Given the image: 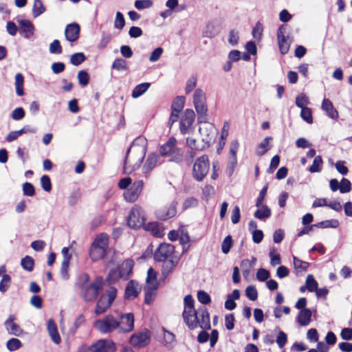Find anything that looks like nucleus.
<instances>
[{"label": "nucleus", "instance_id": "nucleus-1", "mask_svg": "<svg viewBox=\"0 0 352 352\" xmlns=\"http://www.w3.org/2000/svg\"><path fill=\"white\" fill-rule=\"evenodd\" d=\"M177 140L171 137L160 148V153L162 156H168L170 160L179 162L182 160L183 151L181 148H176Z\"/></svg>", "mask_w": 352, "mask_h": 352}, {"label": "nucleus", "instance_id": "nucleus-2", "mask_svg": "<svg viewBox=\"0 0 352 352\" xmlns=\"http://www.w3.org/2000/svg\"><path fill=\"white\" fill-rule=\"evenodd\" d=\"M102 284L103 280L101 277H97L91 283H84L81 287V295L84 300L87 302L94 300L102 289Z\"/></svg>", "mask_w": 352, "mask_h": 352}, {"label": "nucleus", "instance_id": "nucleus-3", "mask_svg": "<svg viewBox=\"0 0 352 352\" xmlns=\"http://www.w3.org/2000/svg\"><path fill=\"white\" fill-rule=\"evenodd\" d=\"M145 155L141 157V153H133L131 148H129L126 154V157L124 163V172L126 174H131L134 170H137L142 164Z\"/></svg>", "mask_w": 352, "mask_h": 352}, {"label": "nucleus", "instance_id": "nucleus-4", "mask_svg": "<svg viewBox=\"0 0 352 352\" xmlns=\"http://www.w3.org/2000/svg\"><path fill=\"white\" fill-rule=\"evenodd\" d=\"M210 164L207 155H204L198 157L193 165L192 176L197 182H201L207 175L209 170Z\"/></svg>", "mask_w": 352, "mask_h": 352}, {"label": "nucleus", "instance_id": "nucleus-5", "mask_svg": "<svg viewBox=\"0 0 352 352\" xmlns=\"http://www.w3.org/2000/svg\"><path fill=\"white\" fill-rule=\"evenodd\" d=\"M196 318L195 319L194 325L192 327L191 326L187 325V327L193 330L198 327H199L202 329H210V315L207 308L201 305L197 310L194 311Z\"/></svg>", "mask_w": 352, "mask_h": 352}, {"label": "nucleus", "instance_id": "nucleus-6", "mask_svg": "<svg viewBox=\"0 0 352 352\" xmlns=\"http://www.w3.org/2000/svg\"><path fill=\"white\" fill-rule=\"evenodd\" d=\"M117 289L111 287L98 300L95 309L97 315L104 313L111 305L116 296Z\"/></svg>", "mask_w": 352, "mask_h": 352}, {"label": "nucleus", "instance_id": "nucleus-7", "mask_svg": "<svg viewBox=\"0 0 352 352\" xmlns=\"http://www.w3.org/2000/svg\"><path fill=\"white\" fill-rule=\"evenodd\" d=\"M145 220L144 211L141 207L135 205L129 212L127 223L130 228L138 229L144 225Z\"/></svg>", "mask_w": 352, "mask_h": 352}, {"label": "nucleus", "instance_id": "nucleus-8", "mask_svg": "<svg viewBox=\"0 0 352 352\" xmlns=\"http://www.w3.org/2000/svg\"><path fill=\"white\" fill-rule=\"evenodd\" d=\"M195 300L190 294H188L184 297V311L182 313V317L186 325L191 326L192 327L195 325V319L196 318L194 311L196 309L194 307Z\"/></svg>", "mask_w": 352, "mask_h": 352}, {"label": "nucleus", "instance_id": "nucleus-9", "mask_svg": "<svg viewBox=\"0 0 352 352\" xmlns=\"http://www.w3.org/2000/svg\"><path fill=\"white\" fill-rule=\"evenodd\" d=\"M118 320L112 315H107L95 321L94 327L102 333H109L118 329Z\"/></svg>", "mask_w": 352, "mask_h": 352}, {"label": "nucleus", "instance_id": "nucleus-10", "mask_svg": "<svg viewBox=\"0 0 352 352\" xmlns=\"http://www.w3.org/2000/svg\"><path fill=\"white\" fill-rule=\"evenodd\" d=\"M174 252L175 247L173 245L161 243L154 253V259L157 262L165 261L175 256L173 255Z\"/></svg>", "mask_w": 352, "mask_h": 352}, {"label": "nucleus", "instance_id": "nucleus-11", "mask_svg": "<svg viewBox=\"0 0 352 352\" xmlns=\"http://www.w3.org/2000/svg\"><path fill=\"white\" fill-rule=\"evenodd\" d=\"M204 124V126L199 127V131L201 136L204 147H208L210 142L214 140L217 131L214 126L212 124L209 123L208 120L206 123Z\"/></svg>", "mask_w": 352, "mask_h": 352}, {"label": "nucleus", "instance_id": "nucleus-12", "mask_svg": "<svg viewBox=\"0 0 352 352\" xmlns=\"http://www.w3.org/2000/svg\"><path fill=\"white\" fill-rule=\"evenodd\" d=\"M115 343L110 340H100L91 345L85 352H114Z\"/></svg>", "mask_w": 352, "mask_h": 352}, {"label": "nucleus", "instance_id": "nucleus-13", "mask_svg": "<svg viewBox=\"0 0 352 352\" xmlns=\"http://www.w3.org/2000/svg\"><path fill=\"white\" fill-rule=\"evenodd\" d=\"M195 114L192 109H186L179 122V129L182 134L189 133L195 121Z\"/></svg>", "mask_w": 352, "mask_h": 352}, {"label": "nucleus", "instance_id": "nucleus-14", "mask_svg": "<svg viewBox=\"0 0 352 352\" xmlns=\"http://www.w3.org/2000/svg\"><path fill=\"white\" fill-rule=\"evenodd\" d=\"M144 186L143 180H138L124 192V197L128 202L135 201L140 195Z\"/></svg>", "mask_w": 352, "mask_h": 352}, {"label": "nucleus", "instance_id": "nucleus-15", "mask_svg": "<svg viewBox=\"0 0 352 352\" xmlns=\"http://www.w3.org/2000/svg\"><path fill=\"white\" fill-rule=\"evenodd\" d=\"M118 329L120 332L129 333L134 329V316L131 313L122 314L118 320Z\"/></svg>", "mask_w": 352, "mask_h": 352}, {"label": "nucleus", "instance_id": "nucleus-16", "mask_svg": "<svg viewBox=\"0 0 352 352\" xmlns=\"http://www.w3.org/2000/svg\"><path fill=\"white\" fill-rule=\"evenodd\" d=\"M162 262L164 263L162 267L161 279L164 280L174 271L178 264L179 258L177 256L171 257L170 259Z\"/></svg>", "mask_w": 352, "mask_h": 352}, {"label": "nucleus", "instance_id": "nucleus-17", "mask_svg": "<svg viewBox=\"0 0 352 352\" xmlns=\"http://www.w3.org/2000/svg\"><path fill=\"white\" fill-rule=\"evenodd\" d=\"M15 320L16 317L10 314L4 322V326L9 334L20 336L23 333V329L14 322Z\"/></svg>", "mask_w": 352, "mask_h": 352}, {"label": "nucleus", "instance_id": "nucleus-18", "mask_svg": "<svg viewBox=\"0 0 352 352\" xmlns=\"http://www.w3.org/2000/svg\"><path fill=\"white\" fill-rule=\"evenodd\" d=\"M19 23V31L23 34V36L26 38H30L34 33V26L33 23L27 19H17Z\"/></svg>", "mask_w": 352, "mask_h": 352}, {"label": "nucleus", "instance_id": "nucleus-19", "mask_svg": "<svg viewBox=\"0 0 352 352\" xmlns=\"http://www.w3.org/2000/svg\"><path fill=\"white\" fill-rule=\"evenodd\" d=\"M80 25L78 23H72L67 25L65 30V36L69 42H75L79 37Z\"/></svg>", "mask_w": 352, "mask_h": 352}, {"label": "nucleus", "instance_id": "nucleus-20", "mask_svg": "<svg viewBox=\"0 0 352 352\" xmlns=\"http://www.w3.org/2000/svg\"><path fill=\"white\" fill-rule=\"evenodd\" d=\"M130 148L133 153H141L142 157L143 156V154L146 155L147 148V140L144 137L139 136L134 140Z\"/></svg>", "mask_w": 352, "mask_h": 352}, {"label": "nucleus", "instance_id": "nucleus-21", "mask_svg": "<svg viewBox=\"0 0 352 352\" xmlns=\"http://www.w3.org/2000/svg\"><path fill=\"white\" fill-rule=\"evenodd\" d=\"M141 287L139 284L131 280L127 283L125 288L124 298L128 300H133L138 296Z\"/></svg>", "mask_w": 352, "mask_h": 352}, {"label": "nucleus", "instance_id": "nucleus-22", "mask_svg": "<svg viewBox=\"0 0 352 352\" xmlns=\"http://www.w3.org/2000/svg\"><path fill=\"white\" fill-rule=\"evenodd\" d=\"M283 29V25L280 26L278 29L277 38L280 53L282 54H285L289 51V43L288 41V36L285 35Z\"/></svg>", "mask_w": 352, "mask_h": 352}, {"label": "nucleus", "instance_id": "nucleus-23", "mask_svg": "<svg viewBox=\"0 0 352 352\" xmlns=\"http://www.w3.org/2000/svg\"><path fill=\"white\" fill-rule=\"evenodd\" d=\"M176 204L172 202L168 207L159 210L157 212V217L158 219L164 221L173 217L176 214Z\"/></svg>", "mask_w": 352, "mask_h": 352}, {"label": "nucleus", "instance_id": "nucleus-24", "mask_svg": "<svg viewBox=\"0 0 352 352\" xmlns=\"http://www.w3.org/2000/svg\"><path fill=\"white\" fill-rule=\"evenodd\" d=\"M47 329L52 340L56 344H60L61 338L58 331L57 325L53 319L47 320Z\"/></svg>", "mask_w": 352, "mask_h": 352}, {"label": "nucleus", "instance_id": "nucleus-25", "mask_svg": "<svg viewBox=\"0 0 352 352\" xmlns=\"http://www.w3.org/2000/svg\"><path fill=\"white\" fill-rule=\"evenodd\" d=\"M149 342V337L146 333H139L133 335L130 338L131 345L140 348L146 346Z\"/></svg>", "mask_w": 352, "mask_h": 352}, {"label": "nucleus", "instance_id": "nucleus-26", "mask_svg": "<svg viewBox=\"0 0 352 352\" xmlns=\"http://www.w3.org/2000/svg\"><path fill=\"white\" fill-rule=\"evenodd\" d=\"M133 267V260L128 259V260L124 261L122 263V265L119 267H118V269L120 273L121 278H123L125 280L128 279L129 278L131 274L132 273Z\"/></svg>", "mask_w": 352, "mask_h": 352}, {"label": "nucleus", "instance_id": "nucleus-27", "mask_svg": "<svg viewBox=\"0 0 352 352\" xmlns=\"http://www.w3.org/2000/svg\"><path fill=\"white\" fill-rule=\"evenodd\" d=\"M322 109L331 119L336 120L338 118V111L333 107V103L329 99L324 98L323 100Z\"/></svg>", "mask_w": 352, "mask_h": 352}, {"label": "nucleus", "instance_id": "nucleus-28", "mask_svg": "<svg viewBox=\"0 0 352 352\" xmlns=\"http://www.w3.org/2000/svg\"><path fill=\"white\" fill-rule=\"evenodd\" d=\"M159 155L157 153H150L143 166L142 170L145 174L148 173L157 164Z\"/></svg>", "mask_w": 352, "mask_h": 352}, {"label": "nucleus", "instance_id": "nucleus-29", "mask_svg": "<svg viewBox=\"0 0 352 352\" xmlns=\"http://www.w3.org/2000/svg\"><path fill=\"white\" fill-rule=\"evenodd\" d=\"M312 313L309 309L300 310L296 318V321L300 326H307L311 322Z\"/></svg>", "mask_w": 352, "mask_h": 352}, {"label": "nucleus", "instance_id": "nucleus-30", "mask_svg": "<svg viewBox=\"0 0 352 352\" xmlns=\"http://www.w3.org/2000/svg\"><path fill=\"white\" fill-rule=\"evenodd\" d=\"M105 252L104 248L92 244L89 250V256L93 261H96L103 258Z\"/></svg>", "mask_w": 352, "mask_h": 352}, {"label": "nucleus", "instance_id": "nucleus-31", "mask_svg": "<svg viewBox=\"0 0 352 352\" xmlns=\"http://www.w3.org/2000/svg\"><path fill=\"white\" fill-rule=\"evenodd\" d=\"M272 140V137L267 136L261 142V143L258 145L256 150V154L258 156L263 155L265 153H267V151H268L271 148L272 146L270 144V141Z\"/></svg>", "mask_w": 352, "mask_h": 352}, {"label": "nucleus", "instance_id": "nucleus-32", "mask_svg": "<svg viewBox=\"0 0 352 352\" xmlns=\"http://www.w3.org/2000/svg\"><path fill=\"white\" fill-rule=\"evenodd\" d=\"M146 287L154 289L158 288V283L157 281V273L152 267H150L147 272Z\"/></svg>", "mask_w": 352, "mask_h": 352}, {"label": "nucleus", "instance_id": "nucleus-33", "mask_svg": "<svg viewBox=\"0 0 352 352\" xmlns=\"http://www.w3.org/2000/svg\"><path fill=\"white\" fill-rule=\"evenodd\" d=\"M198 116L199 123H206L208 120L206 104L194 106Z\"/></svg>", "mask_w": 352, "mask_h": 352}, {"label": "nucleus", "instance_id": "nucleus-34", "mask_svg": "<svg viewBox=\"0 0 352 352\" xmlns=\"http://www.w3.org/2000/svg\"><path fill=\"white\" fill-rule=\"evenodd\" d=\"M150 82H143L136 85L132 91L131 96L138 98L143 95L150 87Z\"/></svg>", "mask_w": 352, "mask_h": 352}, {"label": "nucleus", "instance_id": "nucleus-35", "mask_svg": "<svg viewBox=\"0 0 352 352\" xmlns=\"http://www.w3.org/2000/svg\"><path fill=\"white\" fill-rule=\"evenodd\" d=\"M193 104L194 106L206 104V94L202 89H195L193 94Z\"/></svg>", "mask_w": 352, "mask_h": 352}, {"label": "nucleus", "instance_id": "nucleus-36", "mask_svg": "<svg viewBox=\"0 0 352 352\" xmlns=\"http://www.w3.org/2000/svg\"><path fill=\"white\" fill-rule=\"evenodd\" d=\"M261 208L257 209L254 215V217L260 220H263L265 219L269 218L271 214V210L266 205H261Z\"/></svg>", "mask_w": 352, "mask_h": 352}, {"label": "nucleus", "instance_id": "nucleus-37", "mask_svg": "<svg viewBox=\"0 0 352 352\" xmlns=\"http://www.w3.org/2000/svg\"><path fill=\"white\" fill-rule=\"evenodd\" d=\"M14 78H15L16 93L19 96H22L24 95V91H23L24 78H23V76L21 73H18L16 74Z\"/></svg>", "mask_w": 352, "mask_h": 352}, {"label": "nucleus", "instance_id": "nucleus-38", "mask_svg": "<svg viewBox=\"0 0 352 352\" xmlns=\"http://www.w3.org/2000/svg\"><path fill=\"white\" fill-rule=\"evenodd\" d=\"M175 344V335L168 331H164V346L170 349H172Z\"/></svg>", "mask_w": 352, "mask_h": 352}, {"label": "nucleus", "instance_id": "nucleus-39", "mask_svg": "<svg viewBox=\"0 0 352 352\" xmlns=\"http://www.w3.org/2000/svg\"><path fill=\"white\" fill-rule=\"evenodd\" d=\"M218 33L219 30L215 25L212 23H209L206 25L203 34L204 36L208 38H214L218 34Z\"/></svg>", "mask_w": 352, "mask_h": 352}, {"label": "nucleus", "instance_id": "nucleus-40", "mask_svg": "<svg viewBox=\"0 0 352 352\" xmlns=\"http://www.w3.org/2000/svg\"><path fill=\"white\" fill-rule=\"evenodd\" d=\"M45 11L41 0H34L32 8V14L34 18L38 17Z\"/></svg>", "mask_w": 352, "mask_h": 352}, {"label": "nucleus", "instance_id": "nucleus-41", "mask_svg": "<svg viewBox=\"0 0 352 352\" xmlns=\"http://www.w3.org/2000/svg\"><path fill=\"white\" fill-rule=\"evenodd\" d=\"M111 68L118 72L126 71L128 69L127 62L122 58H116L112 63Z\"/></svg>", "mask_w": 352, "mask_h": 352}, {"label": "nucleus", "instance_id": "nucleus-42", "mask_svg": "<svg viewBox=\"0 0 352 352\" xmlns=\"http://www.w3.org/2000/svg\"><path fill=\"white\" fill-rule=\"evenodd\" d=\"M21 265L25 270L32 272L34 269V261L31 256H25L21 259Z\"/></svg>", "mask_w": 352, "mask_h": 352}, {"label": "nucleus", "instance_id": "nucleus-43", "mask_svg": "<svg viewBox=\"0 0 352 352\" xmlns=\"http://www.w3.org/2000/svg\"><path fill=\"white\" fill-rule=\"evenodd\" d=\"M339 225V222L336 219L325 220L314 224V227L327 228H336Z\"/></svg>", "mask_w": 352, "mask_h": 352}, {"label": "nucleus", "instance_id": "nucleus-44", "mask_svg": "<svg viewBox=\"0 0 352 352\" xmlns=\"http://www.w3.org/2000/svg\"><path fill=\"white\" fill-rule=\"evenodd\" d=\"M294 265L298 272H303L307 271L309 264L307 262L302 261L296 256L293 257Z\"/></svg>", "mask_w": 352, "mask_h": 352}, {"label": "nucleus", "instance_id": "nucleus-45", "mask_svg": "<svg viewBox=\"0 0 352 352\" xmlns=\"http://www.w3.org/2000/svg\"><path fill=\"white\" fill-rule=\"evenodd\" d=\"M93 245H95L96 246H100L101 248H103L106 249L107 245H108V236L106 234H99L94 241L92 243Z\"/></svg>", "mask_w": 352, "mask_h": 352}, {"label": "nucleus", "instance_id": "nucleus-46", "mask_svg": "<svg viewBox=\"0 0 352 352\" xmlns=\"http://www.w3.org/2000/svg\"><path fill=\"white\" fill-rule=\"evenodd\" d=\"M86 60V56L82 52L72 54L70 57V63L76 66L80 65Z\"/></svg>", "mask_w": 352, "mask_h": 352}, {"label": "nucleus", "instance_id": "nucleus-47", "mask_svg": "<svg viewBox=\"0 0 352 352\" xmlns=\"http://www.w3.org/2000/svg\"><path fill=\"white\" fill-rule=\"evenodd\" d=\"M77 78L78 82L81 86L85 87L89 84L90 77L87 72L85 70L79 71Z\"/></svg>", "mask_w": 352, "mask_h": 352}, {"label": "nucleus", "instance_id": "nucleus-48", "mask_svg": "<svg viewBox=\"0 0 352 352\" xmlns=\"http://www.w3.org/2000/svg\"><path fill=\"white\" fill-rule=\"evenodd\" d=\"M184 104V98L183 96L177 97L172 104V111L179 113L183 109Z\"/></svg>", "mask_w": 352, "mask_h": 352}, {"label": "nucleus", "instance_id": "nucleus-49", "mask_svg": "<svg viewBox=\"0 0 352 352\" xmlns=\"http://www.w3.org/2000/svg\"><path fill=\"white\" fill-rule=\"evenodd\" d=\"M322 164V159L321 156H316L314 159L312 165L309 167V170L311 173H318L321 170Z\"/></svg>", "mask_w": 352, "mask_h": 352}, {"label": "nucleus", "instance_id": "nucleus-50", "mask_svg": "<svg viewBox=\"0 0 352 352\" xmlns=\"http://www.w3.org/2000/svg\"><path fill=\"white\" fill-rule=\"evenodd\" d=\"M295 103L300 109L305 108L306 105L309 103V98L303 93L300 94L296 96Z\"/></svg>", "mask_w": 352, "mask_h": 352}, {"label": "nucleus", "instance_id": "nucleus-51", "mask_svg": "<svg viewBox=\"0 0 352 352\" xmlns=\"http://www.w3.org/2000/svg\"><path fill=\"white\" fill-rule=\"evenodd\" d=\"M300 117L303 120H305L308 124H312L314 122L312 111L311 109L309 107L301 109Z\"/></svg>", "mask_w": 352, "mask_h": 352}, {"label": "nucleus", "instance_id": "nucleus-52", "mask_svg": "<svg viewBox=\"0 0 352 352\" xmlns=\"http://www.w3.org/2000/svg\"><path fill=\"white\" fill-rule=\"evenodd\" d=\"M125 19L124 15L120 12H117L114 20V28L118 30H122L124 27Z\"/></svg>", "mask_w": 352, "mask_h": 352}, {"label": "nucleus", "instance_id": "nucleus-53", "mask_svg": "<svg viewBox=\"0 0 352 352\" xmlns=\"http://www.w3.org/2000/svg\"><path fill=\"white\" fill-rule=\"evenodd\" d=\"M10 284H11L10 276L8 274H3L2 276V279L0 281V292L1 293H5L10 287Z\"/></svg>", "mask_w": 352, "mask_h": 352}, {"label": "nucleus", "instance_id": "nucleus-54", "mask_svg": "<svg viewBox=\"0 0 352 352\" xmlns=\"http://www.w3.org/2000/svg\"><path fill=\"white\" fill-rule=\"evenodd\" d=\"M233 245L232 236L228 235L225 237L221 243V251L223 254H228Z\"/></svg>", "mask_w": 352, "mask_h": 352}, {"label": "nucleus", "instance_id": "nucleus-55", "mask_svg": "<svg viewBox=\"0 0 352 352\" xmlns=\"http://www.w3.org/2000/svg\"><path fill=\"white\" fill-rule=\"evenodd\" d=\"M22 346L21 342L17 338H11L6 342V346L10 351H14Z\"/></svg>", "mask_w": 352, "mask_h": 352}, {"label": "nucleus", "instance_id": "nucleus-56", "mask_svg": "<svg viewBox=\"0 0 352 352\" xmlns=\"http://www.w3.org/2000/svg\"><path fill=\"white\" fill-rule=\"evenodd\" d=\"M120 278H121L120 273L118 267H116V268H113L109 271V272L107 275V280L109 283L111 284V283H115Z\"/></svg>", "mask_w": 352, "mask_h": 352}, {"label": "nucleus", "instance_id": "nucleus-57", "mask_svg": "<svg viewBox=\"0 0 352 352\" xmlns=\"http://www.w3.org/2000/svg\"><path fill=\"white\" fill-rule=\"evenodd\" d=\"M306 287L307 289L312 292H315L318 288V283L311 274L308 275L306 278Z\"/></svg>", "mask_w": 352, "mask_h": 352}, {"label": "nucleus", "instance_id": "nucleus-58", "mask_svg": "<svg viewBox=\"0 0 352 352\" xmlns=\"http://www.w3.org/2000/svg\"><path fill=\"white\" fill-rule=\"evenodd\" d=\"M263 30V25L261 22L258 21L252 29V36L254 39L259 41L262 36Z\"/></svg>", "mask_w": 352, "mask_h": 352}, {"label": "nucleus", "instance_id": "nucleus-59", "mask_svg": "<svg viewBox=\"0 0 352 352\" xmlns=\"http://www.w3.org/2000/svg\"><path fill=\"white\" fill-rule=\"evenodd\" d=\"M157 289L151 288V287H144L145 297H144V302L146 304H151V302L153 300L154 296L155 294V291Z\"/></svg>", "mask_w": 352, "mask_h": 352}, {"label": "nucleus", "instance_id": "nucleus-60", "mask_svg": "<svg viewBox=\"0 0 352 352\" xmlns=\"http://www.w3.org/2000/svg\"><path fill=\"white\" fill-rule=\"evenodd\" d=\"M246 296L252 301H254L258 298V292L255 287L250 285L245 289Z\"/></svg>", "mask_w": 352, "mask_h": 352}, {"label": "nucleus", "instance_id": "nucleus-61", "mask_svg": "<svg viewBox=\"0 0 352 352\" xmlns=\"http://www.w3.org/2000/svg\"><path fill=\"white\" fill-rule=\"evenodd\" d=\"M50 52L51 54H60L62 53V47L58 40H54L50 45Z\"/></svg>", "mask_w": 352, "mask_h": 352}, {"label": "nucleus", "instance_id": "nucleus-62", "mask_svg": "<svg viewBox=\"0 0 352 352\" xmlns=\"http://www.w3.org/2000/svg\"><path fill=\"white\" fill-rule=\"evenodd\" d=\"M351 190V183L346 179L342 178L340 184V192L341 193L349 192Z\"/></svg>", "mask_w": 352, "mask_h": 352}, {"label": "nucleus", "instance_id": "nucleus-63", "mask_svg": "<svg viewBox=\"0 0 352 352\" xmlns=\"http://www.w3.org/2000/svg\"><path fill=\"white\" fill-rule=\"evenodd\" d=\"M197 299L203 305H208L211 301L210 295L202 290L197 292Z\"/></svg>", "mask_w": 352, "mask_h": 352}, {"label": "nucleus", "instance_id": "nucleus-64", "mask_svg": "<svg viewBox=\"0 0 352 352\" xmlns=\"http://www.w3.org/2000/svg\"><path fill=\"white\" fill-rule=\"evenodd\" d=\"M196 85H197V77L195 76H190L188 79L186 84V87H185L186 94H188L190 93L194 89V88L196 87Z\"/></svg>", "mask_w": 352, "mask_h": 352}]
</instances>
